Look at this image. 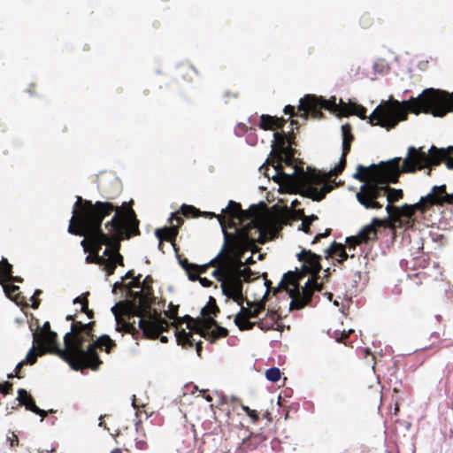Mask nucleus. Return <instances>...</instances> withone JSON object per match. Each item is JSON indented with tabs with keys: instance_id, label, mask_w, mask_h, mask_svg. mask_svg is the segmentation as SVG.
I'll list each match as a JSON object with an SVG mask.
<instances>
[{
	"instance_id": "39",
	"label": "nucleus",
	"mask_w": 453,
	"mask_h": 453,
	"mask_svg": "<svg viewBox=\"0 0 453 453\" xmlns=\"http://www.w3.org/2000/svg\"><path fill=\"white\" fill-rule=\"evenodd\" d=\"M328 234H329V230H326V232L325 234H317L315 236L312 243H315V242H319L321 238H323V237H325V236H326Z\"/></svg>"
},
{
	"instance_id": "52",
	"label": "nucleus",
	"mask_w": 453,
	"mask_h": 453,
	"mask_svg": "<svg viewBox=\"0 0 453 453\" xmlns=\"http://www.w3.org/2000/svg\"><path fill=\"white\" fill-rule=\"evenodd\" d=\"M342 337H343V336H344V337H346V336H347V334L343 332V333H342Z\"/></svg>"
},
{
	"instance_id": "1",
	"label": "nucleus",
	"mask_w": 453,
	"mask_h": 453,
	"mask_svg": "<svg viewBox=\"0 0 453 453\" xmlns=\"http://www.w3.org/2000/svg\"><path fill=\"white\" fill-rule=\"evenodd\" d=\"M128 224L134 228L133 234H136L138 221L132 209L123 215L119 208L111 203L96 202L93 204L77 196L68 232L85 237L81 242L84 251L92 250V253L86 257V262L103 265L109 276L114 273L117 264L123 265V257L119 252V242L124 237H130Z\"/></svg>"
},
{
	"instance_id": "27",
	"label": "nucleus",
	"mask_w": 453,
	"mask_h": 453,
	"mask_svg": "<svg viewBox=\"0 0 453 453\" xmlns=\"http://www.w3.org/2000/svg\"><path fill=\"white\" fill-rule=\"evenodd\" d=\"M6 441L9 442L11 447H14L15 445H18L19 440L17 435L13 432H10L7 434Z\"/></svg>"
},
{
	"instance_id": "28",
	"label": "nucleus",
	"mask_w": 453,
	"mask_h": 453,
	"mask_svg": "<svg viewBox=\"0 0 453 453\" xmlns=\"http://www.w3.org/2000/svg\"><path fill=\"white\" fill-rule=\"evenodd\" d=\"M211 266V262L207 265H197V267L196 269H193V273L196 275V276H199V274H203V273H205L207 269Z\"/></svg>"
},
{
	"instance_id": "3",
	"label": "nucleus",
	"mask_w": 453,
	"mask_h": 453,
	"mask_svg": "<svg viewBox=\"0 0 453 453\" xmlns=\"http://www.w3.org/2000/svg\"><path fill=\"white\" fill-rule=\"evenodd\" d=\"M401 157H395L387 164L383 169L381 180H371L362 184L356 194L357 200L366 210H379L386 203V212L391 219L394 226H410L415 213L419 211L425 212L429 207L439 204H452L453 195L445 190V186H434L431 192L420 198L418 203L403 207L392 205L393 203L403 197L402 189H393L388 186V182H396L403 171V164L400 166Z\"/></svg>"
},
{
	"instance_id": "7",
	"label": "nucleus",
	"mask_w": 453,
	"mask_h": 453,
	"mask_svg": "<svg viewBox=\"0 0 453 453\" xmlns=\"http://www.w3.org/2000/svg\"><path fill=\"white\" fill-rule=\"evenodd\" d=\"M91 339V324L74 322L72 324L71 332L64 336L65 350H58V353L74 370H80L82 367L97 370L102 361L98 357L96 349L104 348V350L110 353L115 342L108 335H103L94 342H90Z\"/></svg>"
},
{
	"instance_id": "18",
	"label": "nucleus",
	"mask_w": 453,
	"mask_h": 453,
	"mask_svg": "<svg viewBox=\"0 0 453 453\" xmlns=\"http://www.w3.org/2000/svg\"><path fill=\"white\" fill-rule=\"evenodd\" d=\"M177 228L173 226L171 228H165V229H157L156 230V235L159 239L160 242L162 241H170L173 242V240L177 235ZM161 243H159V246Z\"/></svg>"
},
{
	"instance_id": "42",
	"label": "nucleus",
	"mask_w": 453,
	"mask_h": 453,
	"mask_svg": "<svg viewBox=\"0 0 453 453\" xmlns=\"http://www.w3.org/2000/svg\"><path fill=\"white\" fill-rule=\"evenodd\" d=\"M166 316L169 317L170 319H174L176 317V311H166L165 312Z\"/></svg>"
},
{
	"instance_id": "4",
	"label": "nucleus",
	"mask_w": 453,
	"mask_h": 453,
	"mask_svg": "<svg viewBox=\"0 0 453 453\" xmlns=\"http://www.w3.org/2000/svg\"><path fill=\"white\" fill-rule=\"evenodd\" d=\"M272 148V152L278 154L279 157L276 165H273L274 174L272 176L276 182L283 181L296 188L304 196L314 201H320L325 197L329 188L324 177L315 170L307 168L305 171L303 164L297 163L288 137L274 132Z\"/></svg>"
},
{
	"instance_id": "53",
	"label": "nucleus",
	"mask_w": 453,
	"mask_h": 453,
	"mask_svg": "<svg viewBox=\"0 0 453 453\" xmlns=\"http://www.w3.org/2000/svg\"><path fill=\"white\" fill-rule=\"evenodd\" d=\"M262 257H263V256H262L261 254H259V255H258V259H262Z\"/></svg>"
},
{
	"instance_id": "37",
	"label": "nucleus",
	"mask_w": 453,
	"mask_h": 453,
	"mask_svg": "<svg viewBox=\"0 0 453 453\" xmlns=\"http://www.w3.org/2000/svg\"><path fill=\"white\" fill-rule=\"evenodd\" d=\"M294 110H295L294 106L287 105L284 108V113L285 114H289L290 116H292L294 114Z\"/></svg>"
},
{
	"instance_id": "5",
	"label": "nucleus",
	"mask_w": 453,
	"mask_h": 453,
	"mask_svg": "<svg viewBox=\"0 0 453 453\" xmlns=\"http://www.w3.org/2000/svg\"><path fill=\"white\" fill-rule=\"evenodd\" d=\"M408 110L415 113L423 111L442 117L453 111V92L426 88L418 97H411L408 102L400 103L395 99L383 101L369 116V122L390 129L406 119Z\"/></svg>"
},
{
	"instance_id": "47",
	"label": "nucleus",
	"mask_w": 453,
	"mask_h": 453,
	"mask_svg": "<svg viewBox=\"0 0 453 453\" xmlns=\"http://www.w3.org/2000/svg\"><path fill=\"white\" fill-rule=\"evenodd\" d=\"M324 295L326 296L329 300H331V298H332V294L331 293L326 292Z\"/></svg>"
},
{
	"instance_id": "36",
	"label": "nucleus",
	"mask_w": 453,
	"mask_h": 453,
	"mask_svg": "<svg viewBox=\"0 0 453 453\" xmlns=\"http://www.w3.org/2000/svg\"><path fill=\"white\" fill-rule=\"evenodd\" d=\"M41 293H42L41 290H36L35 292L34 296H32V300H33L32 307L35 309L38 308V306H39V302L35 300V296L40 295Z\"/></svg>"
},
{
	"instance_id": "6",
	"label": "nucleus",
	"mask_w": 453,
	"mask_h": 453,
	"mask_svg": "<svg viewBox=\"0 0 453 453\" xmlns=\"http://www.w3.org/2000/svg\"><path fill=\"white\" fill-rule=\"evenodd\" d=\"M141 274L137 277H134V272L129 271L122 279L123 280L126 279H133L127 287L128 290H131L133 288H139L141 291L135 293L136 296L129 308L128 321L124 323L122 327H120L117 306L111 308V311L115 315L117 322L116 329L118 331L124 329L133 334L141 331L142 335L147 338H157L162 332L168 328L169 324L165 319L161 318L157 311L150 307V277L147 276L142 282H141Z\"/></svg>"
},
{
	"instance_id": "8",
	"label": "nucleus",
	"mask_w": 453,
	"mask_h": 453,
	"mask_svg": "<svg viewBox=\"0 0 453 453\" xmlns=\"http://www.w3.org/2000/svg\"><path fill=\"white\" fill-rule=\"evenodd\" d=\"M298 259L303 262L304 270L311 274L304 286L300 288L299 276L292 272L285 273L279 284V288L286 290L291 298L290 310H299L308 304L314 291L322 289V282H318L319 273L321 270L320 256L311 250H303L298 254Z\"/></svg>"
},
{
	"instance_id": "49",
	"label": "nucleus",
	"mask_w": 453,
	"mask_h": 453,
	"mask_svg": "<svg viewBox=\"0 0 453 453\" xmlns=\"http://www.w3.org/2000/svg\"><path fill=\"white\" fill-rule=\"evenodd\" d=\"M161 342H167V337L166 336H161Z\"/></svg>"
},
{
	"instance_id": "23",
	"label": "nucleus",
	"mask_w": 453,
	"mask_h": 453,
	"mask_svg": "<svg viewBox=\"0 0 453 453\" xmlns=\"http://www.w3.org/2000/svg\"><path fill=\"white\" fill-rule=\"evenodd\" d=\"M265 377L272 382H276L280 379V371L277 367H272L265 372Z\"/></svg>"
},
{
	"instance_id": "38",
	"label": "nucleus",
	"mask_w": 453,
	"mask_h": 453,
	"mask_svg": "<svg viewBox=\"0 0 453 453\" xmlns=\"http://www.w3.org/2000/svg\"><path fill=\"white\" fill-rule=\"evenodd\" d=\"M50 330V326L49 322H45L42 327V334L44 335Z\"/></svg>"
},
{
	"instance_id": "45",
	"label": "nucleus",
	"mask_w": 453,
	"mask_h": 453,
	"mask_svg": "<svg viewBox=\"0 0 453 453\" xmlns=\"http://www.w3.org/2000/svg\"><path fill=\"white\" fill-rule=\"evenodd\" d=\"M255 261L253 260V257L252 256H250V257H248L245 261L244 264H248V265H250V264H253ZM244 264L242 265V266L244 265Z\"/></svg>"
},
{
	"instance_id": "2",
	"label": "nucleus",
	"mask_w": 453,
	"mask_h": 453,
	"mask_svg": "<svg viewBox=\"0 0 453 453\" xmlns=\"http://www.w3.org/2000/svg\"><path fill=\"white\" fill-rule=\"evenodd\" d=\"M210 218H217L224 234V243L218 256L211 261V266L218 268L211 275L221 284L223 294L242 304V280L245 269H242V258L246 250H251L255 242L264 243L267 234L257 218L244 221L243 211L239 203L229 201L221 214L204 212Z\"/></svg>"
},
{
	"instance_id": "10",
	"label": "nucleus",
	"mask_w": 453,
	"mask_h": 453,
	"mask_svg": "<svg viewBox=\"0 0 453 453\" xmlns=\"http://www.w3.org/2000/svg\"><path fill=\"white\" fill-rule=\"evenodd\" d=\"M219 310L216 305L211 307L204 306L201 311V314L203 316V319L201 321H196L188 318L187 327L189 329V332H186L182 329L180 331L177 330L175 333L178 344L182 346H193L196 342V340L193 337V333H196L200 334L201 337L211 342H215L220 337L226 336L227 329L219 326L211 317V314H215Z\"/></svg>"
},
{
	"instance_id": "16",
	"label": "nucleus",
	"mask_w": 453,
	"mask_h": 453,
	"mask_svg": "<svg viewBox=\"0 0 453 453\" xmlns=\"http://www.w3.org/2000/svg\"><path fill=\"white\" fill-rule=\"evenodd\" d=\"M17 399L19 400L21 405L26 406L27 410L40 414L41 416H42V418L46 416V412L35 405L34 400L25 389H19Z\"/></svg>"
},
{
	"instance_id": "21",
	"label": "nucleus",
	"mask_w": 453,
	"mask_h": 453,
	"mask_svg": "<svg viewBox=\"0 0 453 453\" xmlns=\"http://www.w3.org/2000/svg\"><path fill=\"white\" fill-rule=\"evenodd\" d=\"M12 266L11 264L8 263L6 259H3L2 263L0 264V273L7 277L10 278V280L16 281V282H21L22 279L19 276L13 277L12 276Z\"/></svg>"
},
{
	"instance_id": "40",
	"label": "nucleus",
	"mask_w": 453,
	"mask_h": 453,
	"mask_svg": "<svg viewBox=\"0 0 453 453\" xmlns=\"http://www.w3.org/2000/svg\"><path fill=\"white\" fill-rule=\"evenodd\" d=\"M135 444L136 448L139 449H143L146 447V442L144 441H137Z\"/></svg>"
},
{
	"instance_id": "50",
	"label": "nucleus",
	"mask_w": 453,
	"mask_h": 453,
	"mask_svg": "<svg viewBox=\"0 0 453 453\" xmlns=\"http://www.w3.org/2000/svg\"><path fill=\"white\" fill-rule=\"evenodd\" d=\"M334 305H336V306H338V305H339L338 301H336V300H335V301L334 302Z\"/></svg>"
},
{
	"instance_id": "15",
	"label": "nucleus",
	"mask_w": 453,
	"mask_h": 453,
	"mask_svg": "<svg viewBox=\"0 0 453 453\" xmlns=\"http://www.w3.org/2000/svg\"><path fill=\"white\" fill-rule=\"evenodd\" d=\"M342 154L340 163L331 170L332 175L337 176L342 173L346 164V156L350 150V145L354 139L351 133V127L349 124H344L342 126Z\"/></svg>"
},
{
	"instance_id": "24",
	"label": "nucleus",
	"mask_w": 453,
	"mask_h": 453,
	"mask_svg": "<svg viewBox=\"0 0 453 453\" xmlns=\"http://www.w3.org/2000/svg\"><path fill=\"white\" fill-rule=\"evenodd\" d=\"M19 287L18 286H15V285H4V293L5 295L9 297V298H12L13 300H16L17 296H18V290H19Z\"/></svg>"
},
{
	"instance_id": "54",
	"label": "nucleus",
	"mask_w": 453,
	"mask_h": 453,
	"mask_svg": "<svg viewBox=\"0 0 453 453\" xmlns=\"http://www.w3.org/2000/svg\"><path fill=\"white\" fill-rule=\"evenodd\" d=\"M66 319H67L68 320H69V319H72V316H70V315H69V316H67V318H66Z\"/></svg>"
},
{
	"instance_id": "12",
	"label": "nucleus",
	"mask_w": 453,
	"mask_h": 453,
	"mask_svg": "<svg viewBox=\"0 0 453 453\" xmlns=\"http://www.w3.org/2000/svg\"><path fill=\"white\" fill-rule=\"evenodd\" d=\"M380 225L381 221L379 219H373L372 223L365 226L357 236L348 237L346 246L335 242H332L331 246L326 250L327 255L340 264L349 257H353L356 246L374 240L377 237L376 226Z\"/></svg>"
},
{
	"instance_id": "22",
	"label": "nucleus",
	"mask_w": 453,
	"mask_h": 453,
	"mask_svg": "<svg viewBox=\"0 0 453 453\" xmlns=\"http://www.w3.org/2000/svg\"><path fill=\"white\" fill-rule=\"evenodd\" d=\"M278 122L279 119L270 116L262 115L260 117V127L263 129H274L275 127H279Z\"/></svg>"
},
{
	"instance_id": "34",
	"label": "nucleus",
	"mask_w": 453,
	"mask_h": 453,
	"mask_svg": "<svg viewBox=\"0 0 453 453\" xmlns=\"http://www.w3.org/2000/svg\"><path fill=\"white\" fill-rule=\"evenodd\" d=\"M170 221L172 224H173V221H176L177 225L180 226V224H182L183 219L180 216H179L177 214H172Z\"/></svg>"
},
{
	"instance_id": "14",
	"label": "nucleus",
	"mask_w": 453,
	"mask_h": 453,
	"mask_svg": "<svg viewBox=\"0 0 453 453\" xmlns=\"http://www.w3.org/2000/svg\"><path fill=\"white\" fill-rule=\"evenodd\" d=\"M264 310V303L257 304L250 310H246L242 307V311L235 316L234 323L240 330H250L253 328L256 323L250 322V319L258 318Z\"/></svg>"
},
{
	"instance_id": "13",
	"label": "nucleus",
	"mask_w": 453,
	"mask_h": 453,
	"mask_svg": "<svg viewBox=\"0 0 453 453\" xmlns=\"http://www.w3.org/2000/svg\"><path fill=\"white\" fill-rule=\"evenodd\" d=\"M34 338V344L32 348L29 349L27 357L25 359L18 363V365L15 367V376L20 378L19 372L20 369L25 365H34L36 362V358L38 356H42L46 352V348L42 344V337L37 334H33Z\"/></svg>"
},
{
	"instance_id": "46",
	"label": "nucleus",
	"mask_w": 453,
	"mask_h": 453,
	"mask_svg": "<svg viewBox=\"0 0 453 453\" xmlns=\"http://www.w3.org/2000/svg\"><path fill=\"white\" fill-rule=\"evenodd\" d=\"M201 344H202V342H196V349H197V352H198V353H199V352H200V350H201Z\"/></svg>"
},
{
	"instance_id": "20",
	"label": "nucleus",
	"mask_w": 453,
	"mask_h": 453,
	"mask_svg": "<svg viewBox=\"0 0 453 453\" xmlns=\"http://www.w3.org/2000/svg\"><path fill=\"white\" fill-rule=\"evenodd\" d=\"M267 316L269 319H263L256 323L260 327V329L265 331L273 328L276 321L279 319V316L275 311L268 312Z\"/></svg>"
},
{
	"instance_id": "51",
	"label": "nucleus",
	"mask_w": 453,
	"mask_h": 453,
	"mask_svg": "<svg viewBox=\"0 0 453 453\" xmlns=\"http://www.w3.org/2000/svg\"><path fill=\"white\" fill-rule=\"evenodd\" d=\"M14 376V374L11 373L8 375V378H12Z\"/></svg>"
},
{
	"instance_id": "11",
	"label": "nucleus",
	"mask_w": 453,
	"mask_h": 453,
	"mask_svg": "<svg viewBox=\"0 0 453 453\" xmlns=\"http://www.w3.org/2000/svg\"><path fill=\"white\" fill-rule=\"evenodd\" d=\"M445 162L449 169H453V146L447 149H437L432 146L427 152L423 147L418 149L411 146L408 148L407 157L403 159V171L416 172L423 168H430Z\"/></svg>"
},
{
	"instance_id": "30",
	"label": "nucleus",
	"mask_w": 453,
	"mask_h": 453,
	"mask_svg": "<svg viewBox=\"0 0 453 453\" xmlns=\"http://www.w3.org/2000/svg\"><path fill=\"white\" fill-rule=\"evenodd\" d=\"M81 303V310L85 312L86 310L88 309V300H87V298L86 297L81 298V297L78 296V297H76L73 300V303Z\"/></svg>"
},
{
	"instance_id": "32",
	"label": "nucleus",
	"mask_w": 453,
	"mask_h": 453,
	"mask_svg": "<svg viewBox=\"0 0 453 453\" xmlns=\"http://www.w3.org/2000/svg\"><path fill=\"white\" fill-rule=\"evenodd\" d=\"M12 384L11 383H5V384H1L0 383V393H2L3 395H7L10 393V391L12 390Z\"/></svg>"
},
{
	"instance_id": "33",
	"label": "nucleus",
	"mask_w": 453,
	"mask_h": 453,
	"mask_svg": "<svg viewBox=\"0 0 453 453\" xmlns=\"http://www.w3.org/2000/svg\"><path fill=\"white\" fill-rule=\"evenodd\" d=\"M145 404L143 403H139L136 400V397L135 395H134L133 397H132V406L134 409H135L136 411H139V408L140 406L143 407ZM136 415H138V411H136Z\"/></svg>"
},
{
	"instance_id": "35",
	"label": "nucleus",
	"mask_w": 453,
	"mask_h": 453,
	"mask_svg": "<svg viewBox=\"0 0 453 453\" xmlns=\"http://www.w3.org/2000/svg\"><path fill=\"white\" fill-rule=\"evenodd\" d=\"M197 280L200 281V283L203 287H209L211 284V281L210 280H208L207 278H202V277L197 276L196 280Z\"/></svg>"
},
{
	"instance_id": "17",
	"label": "nucleus",
	"mask_w": 453,
	"mask_h": 453,
	"mask_svg": "<svg viewBox=\"0 0 453 453\" xmlns=\"http://www.w3.org/2000/svg\"><path fill=\"white\" fill-rule=\"evenodd\" d=\"M353 177L355 179L364 182L363 184H365V182H367L372 179L381 180V179L383 177V172L381 173V174L372 173L368 172L366 167L359 165H357V172L353 174Z\"/></svg>"
},
{
	"instance_id": "9",
	"label": "nucleus",
	"mask_w": 453,
	"mask_h": 453,
	"mask_svg": "<svg viewBox=\"0 0 453 453\" xmlns=\"http://www.w3.org/2000/svg\"><path fill=\"white\" fill-rule=\"evenodd\" d=\"M321 109L328 110L338 115H357L362 119H366V109L362 105L356 103L349 102L345 103L342 99H339L337 102L336 96H332L326 100L322 96L317 97L313 95H306L303 98L300 99V104L298 111L301 113V117L304 119L309 115L314 119H320L322 117Z\"/></svg>"
},
{
	"instance_id": "44",
	"label": "nucleus",
	"mask_w": 453,
	"mask_h": 453,
	"mask_svg": "<svg viewBox=\"0 0 453 453\" xmlns=\"http://www.w3.org/2000/svg\"><path fill=\"white\" fill-rule=\"evenodd\" d=\"M260 172L264 173L268 178L270 177L269 173H267L268 168L265 166L260 167Z\"/></svg>"
},
{
	"instance_id": "43",
	"label": "nucleus",
	"mask_w": 453,
	"mask_h": 453,
	"mask_svg": "<svg viewBox=\"0 0 453 453\" xmlns=\"http://www.w3.org/2000/svg\"><path fill=\"white\" fill-rule=\"evenodd\" d=\"M329 274H330L329 268L324 270V272H323V279H327L329 277Z\"/></svg>"
},
{
	"instance_id": "48",
	"label": "nucleus",
	"mask_w": 453,
	"mask_h": 453,
	"mask_svg": "<svg viewBox=\"0 0 453 453\" xmlns=\"http://www.w3.org/2000/svg\"><path fill=\"white\" fill-rule=\"evenodd\" d=\"M111 453H121V449H114Z\"/></svg>"
},
{
	"instance_id": "31",
	"label": "nucleus",
	"mask_w": 453,
	"mask_h": 453,
	"mask_svg": "<svg viewBox=\"0 0 453 453\" xmlns=\"http://www.w3.org/2000/svg\"><path fill=\"white\" fill-rule=\"evenodd\" d=\"M181 211L185 216H188L197 211V210L192 205H183L181 207Z\"/></svg>"
},
{
	"instance_id": "26",
	"label": "nucleus",
	"mask_w": 453,
	"mask_h": 453,
	"mask_svg": "<svg viewBox=\"0 0 453 453\" xmlns=\"http://www.w3.org/2000/svg\"><path fill=\"white\" fill-rule=\"evenodd\" d=\"M318 219V217L315 216V215H311V217H305L303 219V222H302V229L304 231V232H308L309 230V226L314 221V220H317Z\"/></svg>"
},
{
	"instance_id": "41",
	"label": "nucleus",
	"mask_w": 453,
	"mask_h": 453,
	"mask_svg": "<svg viewBox=\"0 0 453 453\" xmlns=\"http://www.w3.org/2000/svg\"><path fill=\"white\" fill-rule=\"evenodd\" d=\"M123 286H124L123 282H115L114 285H113L112 292L115 293L117 288H121Z\"/></svg>"
},
{
	"instance_id": "55",
	"label": "nucleus",
	"mask_w": 453,
	"mask_h": 453,
	"mask_svg": "<svg viewBox=\"0 0 453 453\" xmlns=\"http://www.w3.org/2000/svg\"><path fill=\"white\" fill-rule=\"evenodd\" d=\"M296 201L292 202V205H296Z\"/></svg>"
},
{
	"instance_id": "19",
	"label": "nucleus",
	"mask_w": 453,
	"mask_h": 453,
	"mask_svg": "<svg viewBox=\"0 0 453 453\" xmlns=\"http://www.w3.org/2000/svg\"><path fill=\"white\" fill-rule=\"evenodd\" d=\"M177 257H178L180 265L186 272L188 279L192 281L196 280L197 276L193 273V269H196L197 267V265L189 263L187 258H181L180 256L178 254H177Z\"/></svg>"
},
{
	"instance_id": "29",
	"label": "nucleus",
	"mask_w": 453,
	"mask_h": 453,
	"mask_svg": "<svg viewBox=\"0 0 453 453\" xmlns=\"http://www.w3.org/2000/svg\"><path fill=\"white\" fill-rule=\"evenodd\" d=\"M242 409L246 412V414L253 418L254 420L258 419V415L256 411L250 409L248 406L242 405Z\"/></svg>"
},
{
	"instance_id": "25",
	"label": "nucleus",
	"mask_w": 453,
	"mask_h": 453,
	"mask_svg": "<svg viewBox=\"0 0 453 453\" xmlns=\"http://www.w3.org/2000/svg\"><path fill=\"white\" fill-rule=\"evenodd\" d=\"M58 334L55 332L49 331L46 334L43 335V341L45 343L50 347H53L57 344Z\"/></svg>"
}]
</instances>
